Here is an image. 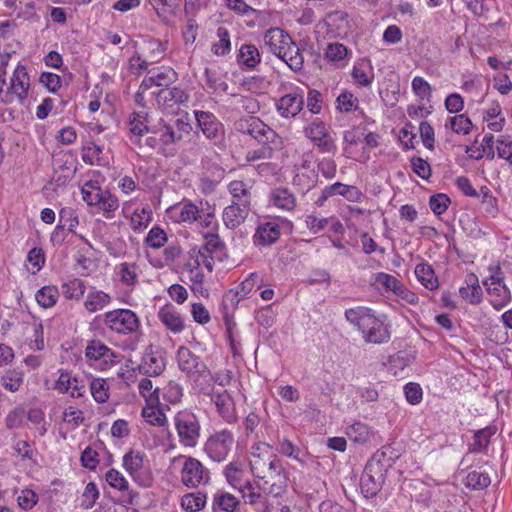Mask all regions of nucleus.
<instances>
[{
	"mask_svg": "<svg viewBox=\"0 0 512 512\" xmlns=\"http://www.w3.org/2000/svg\"><path fill=\"white\" fill-rule=\"evenodd\" d=\"M279 237V225L273 222H267L258 226L253 236V241L256 246H268L276 242Z\"/></svg>",
	"mask_w": 512,
	"mask_h": 512,
	"instance_id": "obj_22",
	"label": "nucleus"
},
{
	"mask_svg": "<svg viewBox=\"0 0 512 512\" xmlns=\"http://www.w3.org/2000/svg\"><path fill=\"white\" fill-rule=\"evenodd\" d=\"M176 79V73L173 70L159 72L149 77H145L142 81L143 89H150L152 86L166 87L173 83Z\"/></svg>",
	"mask_w": 512,
	"mask_h": 512,
	"instance_id": "obj_35",
	"label": "nucleus"
},
{
	"mask_svg": "<svg viewBox=\"0 0 512 512\" xmlns=\"http://www.w3.org/2000/svg\"><path fill=\"white\" fill-rule=\"evenodd\" d=\"M108 389V384L104 379H93L90 383L91 394L98 403H105L108 400Z\"/></svg>",
	"mask_w": 512,
	"mask_h": 512,
	"instance_id": "obj_51",
	"label": "nucleus"
},
{
	"mask_svg": "<svg viewBox=\"0 0 512 512\" xmlns=\"http://www.w3.org/2000/svg\"><path fill=\"white\" fill-rule=\"evenodd\" d=\"M272 200L275 206L288 211L292 210L296 205L294 195L287 189L276 190L272 195Z\"/></svg>",
	"mask_w": 512,
	"mask_h": 512,
	"instance_id": "obj_47",
	"label": "nucleus"
},
{
	"mask_svg": "<svg viewBox=\"0 0 512 512\" xmlns=\"http://www.w3.org/2000/svg\"><path fill=\"white\" fill-rule=\"evenodd\" d=\"M490 482L491 480L488 474L474 470L469 472L466 476L465 484L468 488L473 490H482L487 488Z\"/></svg>",
	"mask_w": 512,
	"mask_h": 512,
	"instance_id": "obj_48",
	"label": "nucleus"
},
{
	"mask_svg": "<svg viewBox=\"0 0 512 512\" xmlns=\"http://www.w3.org/2000/svg\"><path fill=\"white\" fill-rule=\"evenodd\" d=\"M504 275L499 265L495 267V271L489 278L483 281L487 293L490 297V303L496 310L506 307L512 299L510 289L503 282Z\"/></svg>",
	"mask_w": 512,
	"mask_h": 512,
	"instance_id": "obj_6",
	"label": "nucleus"
},
{
	"mask_svg": "<svg viewBox=\"0 0 512 512\" xmlns=\"http://www.w3.org/2000/svg\"><path fill=\"white\" fill-rule=\"evenodd\" d=\"M30 78L25 66L18 64L11 77L9 92L15 95L20 103H23L28 96Z\"/></svg>",
	"mask_w": 512,
	"mask_h": 512,
	"instance_id": "obj_17",
	"label": "nucleus"
},
{
	"mask_svg": "<svg viewBox=\"0 0 512 512\" xmlns=\"http://www.w3.org/2000/svg\"><path fill=\"white\" fill-rule=\"evenodd\" d=\"M145 242L148 246L158 249L167 242V235L160 227H153L148 232Z\"/></svg>",
	"mask_w": 512,
	"mask_h": 512,
	"instance_id": "obj_56",
	"label": "nucleus"
},
{
	"mask_svg": "<svg viewBox=\"0 0 512 512\" xmlns=\"http://www.w3.org/2000/svg\"><path fill=\"white\" fill-rule=\"evenodd\" d=\"M467 286L461 287L459 292L463 299L468 300L470 303H478L481 299V287L478 285V280L474 274L467 277Z\"/></svg>",
	"mask_w": 512,
	"mask_h": 512,
	"instance_id": "obj_36",
	"label": "nucleus"
},
{
	"mask_svg": "<svg viewBox=\"0 0 512 512\" xmlns=\"http://www.w3.org/2000/svg\"><path fill=\"white\" fill-rule=\"evenodd\" d=\"M25 411L23 408H15L6 417V427L8 429H17L23 425Z\"/></svg>",
	"mask_w": 512,
	"mask_h": 512,
	"instance_id": "obj_64",
	"label": "nucleus"
},
{
	"mask_svg": "<svg viewBox=\"0 0 512 512\" xmlns=\"http://www.w3.org/2000/svg\"><path fill=\"white\" fill-rule=\"evenodd\" d=\"M393 458L385 450L377 451L367 462L360 479V487L366 498L374 497L381 489Z\"/></svg>",
	"mask_w": 512,
	"mask_h": 512,
	"instance_id": "obj_2",
	"label": "nucleus"
},
{
	"mask_svg": "<svg viewBox=\"0 0 512 512\" xmlns=\"http://www.w3.org/2000/svg\"><path fill=\"white\" fill-rule=\"evenodd\" d=\"M261 147L247 152L246 159L248 162H253L261 159H270L272 157L273 148L272 143H260Z\"/></svg>",
	"mask_w": 512,
	"mask_h": 512,
	"instance_id": "obj_60",
	"label": "nucleus"
},
{
	"mask_svg": "<svg viewBox=\"0 0 512 512\" xmlns=\"http://www.w3.org/2000/svg\"><path fill=\"white\" fill-rule=\"evenodd\" d=\"M104 324L116 333L130 334L138 330L140 321L132 310L117 309L105 314Z\"/></svg>",
	"mask_w": 512,
	"mask_h": 512,
	"instance_id": "obj_9",
	"label": "nucleus"
},
{
	"mask_svg": "<svg viewBox=\"0 0 512 512\" xmlns=\"http://www.w3.org/2000/svg\"><path fill=\"white\" fill-rule=\"evenodd\" d=\"M204 244L200 249H203L209 254L222 253L226 250L224 241L220 238L218 232L208 231L203 234Z\"/></svg>",
	"mask_w": 512,
	"mask_h": 512,
	"instance_id": "obj_37",
	"label": "nucleus"
},
{
	"mask_svg": "<svg viewBox=\"0 0 512 512\" xmlns=\"http://www.w3.org/2000/svg\"><path fill=\"white\" fill-rule=\"evenodd\" d=\"M259 276L256 273H251L239 286L235 293L230 292L231 302L239 303L240 299L249 294L255 284L259 281Z\"/></svg>",
	"mask_w": 512,
	"mask_h": 512,
	"instance_id": "obj_46",
	"label": "nucleus"
},
{
	"mask_svg": "<svg viewBox=\"0 0 512 512\" xmlns=\"http://www.w3.org/2000/svg\"><path fill=\"white\" fill-rule=\"evenodd\" d=\"M138 388L140 394L146 399V403L159 404V389L156 388L153 390V384L150 379H141Z\"/></svg>",
	"mask_w": 512,
	"mask_h": 512,
	"instance_id": "obj_52",
	"label": "nucleus"
},
{
	"mask_svg": "<svg viewBox=\"0 0 512 512\" xmlns=\"http://www.w3.org/2000/svg\"><path fill=\"white\" fill-rule=\"evenodd\" d=\"M152 212L149 208H143L141 212L135 211L131 217L135 229L146 228L151 221Z\"/></svg>",
	"mask_w": 512,
	"mask_h": 512,
	"instance_id": "obj_63",
	"label": "nucleus"
},
{
	"mask_svg": "<svg viewBox=\"0 0 512 512\" xmlns=\"http://www.w3.org/2000/svg\"><path fill=\"white\" fill-rule=\"evenodd\" d=\"M79 224L78 217L74 215L72 209H62L59 214V224L56 227V231L60 229H67L73 232L74 228Z\"/></svg>",
	"mask_w": 512,
	"mask_h": 512,
	"instance_id": "obj_55",
	"label": "nucleus"
},
{
	"mask_svg": "<svg viewBox=\"0 0 512 512\" xmlns=\"http://www.w3.org/2000/svg\"><path fill=\"white\" fill-rule=\"evenodd\" d=\"M412 90L421 99H429L431 97L432 88L423 77L416 76L413 78Z\"/></svg>",
	"mask_w": 512,
	"mask_h": 512,
	"instance_id": "obj_58",
	"label": "nucleus"
},
{
	"mask_svg": "<svg viewBox=\"0 0 512 512\" xmlns=\"http://www.w3.org/2000/svg\"><path fill=\"white\" fill-rule=\"evenodd\" d=\"M239 505L238 499L230 493H220L214 498L213 509H220L225 512H235Z\"/></svg>",
	"mask_w": 512,
	"mask_h": 512,
	"instance_id": "obj_43",
	"label": "nucleus"
},
{
	"mask_svg": "<svg viewBox=\"0 0 512 512\" xmlns=\"http://www.w3.org/2000/svg\"><path fill=\"white\" fill-rule=\"evenodd\" d=\"M347 437L354 443L367 444L374 438V433L370 427L362 422H356L347 428Z\"/></svg>",
	"mask_w": 512,
	"mask_h": 512,
	"instance_id": "obj_28",
	"label": "nucleus"
},
{
	"mask_svg": "<svg viewBox=\"0 0 512 512\" xmlns=\"http://www.w3.org/2000/svg\"><path fill=\"white\" fill-rule=\"evenodd\" d=\"M228 191L232 196V202L238 204L251 205V192L248 184L241 180L231 181L228 185Z\"/></svg>",
	"mask_w": 512,
	"mask_h": 512,
	"instance_id": "obj_29",
	"label": "nucleus"
},
{
	"mask_svg": "<svg viewBox=\"0 0 512 512\" xmlns=\"http://www.w3.org/2000/svg\"><path fill=\"white\" fill-rule=\"evenodd\" d=\"M158 318L165 327L174 333H180L184 329V321L181 315L172 307L165 306L158 312Z\"/></svg>",
	"mask_w": 512,
	"mask_h": 512,
	"instance_id": "obj_27",
	"label": "nucleus"
},
{
	"mask_svg": "<svg viewBox=\"0 0 512 512\" xmlns=\"http://www.w3.org/2000/svg\"><path fill=\"white\" fill-rule=\"evenodd\" d=\"M250 212V206L231 202L222 213V220L226 228L236 229L245 222Z\"/></svg>",
	"mask_w": 512,
	"mask_h": 512,
	"instance_id": "obj_18",
	"label": "nucleus"
},
{
	"mask_svg": "<svg viewBox=\"0 0 512 512\" xmlns=\"http://www.w3.org/2000/svg\"><path fill=\"white\" fill-rule=\"evenodd\" d=\"M24 374L19 370H9L2 377L1 382L2 385L11 392H16L19 390L20 386L23 383Z\"/></svg>",
	"mask_w": 512,
	"mask_h": 512,
	"instance_id": "obj_50",
	"label": "nucleus"
},
{
	"mask_svg": "<svg viewBox=\"0 0 512 512\" xmlns=\"http://www.w3.org/2000/svg\"><path fill=\"white\" fill-rule=\"evenodd\" d=\"M292 38L280 28H270L264 35V42L276 56L280 55Z\"/></svg>",
	"mask_w": 512,
	"mask_h": 512,
	"instance_id": "obj_21",
	"label": "nucleus"
},
{
	"mask_svg": "<svg viewBox=\"0 0 512 512\" xmlns=\"http://www.w3.org/2000/svg\"><path fill=\"white\" fill-rule=\"evenodd\" d=\"M59 292L55 286H44L35 295L38 304L44 308L53 307L58 299Z\"/></svg>",
	"mask_w": 512,
	"mask_h": 512,
	"instance_id": "obj_38",
	"label": "nucleus"
},
{
	"mask_svg": "<svg viewBox=\"0 0 512 512\" xmlns=\"http://www.w3.org/2000/svg\"><path fill=\"white\" fill-rule=\"evenodd\" d=\"M159 404L146 403L142 410L143 418L151 425L162 426L166 421L165 414L158 408Z\"/></svg>",
	"mask_w": 512,
	"mask_h": 512,
	"instance_id": "obj_44",
	"label": "nucleus"
},
{
	"mask_svg": "<svg viewBox=\"0 0 512 512\" xmlns=\"http://www.w3.org/2000/svg\"><path fill=\"white\" fill-rule=\"evenodd\" d=\"M450 199L445 194H436L430 197L429 206L436 215H442L448 208Z\"/></svg>",
	"mask_w": 512,
	"mask_h": 512,
	"instance_id": "obj_59",
	"label": "nucleus"
},
{
	"mask_svg": "<svg viewBox=\"0 0 512 512\" xmlns=\"http://www.w3.org/2000/svg\"><path fill=\"white\" fill-rule=\"evenodd\" d=\"M211 400L215 404L218 414L225 422L232 424L237 421L235 402L227 390L213 389Z\"/></svg>",
	"mask_w": 512,
	"mask_h": 512,
	"instance_id": "obj_13",
	"label": "nucleus"
},
{
	"mask_svg": "<svg viewBox=\"0 0 512 512\" xmlns=\"http://www.w3.org/2000/svg\"><path fill=\"white\" fill-rule=\"evenodd\" d=\"M224 474L228 482L236 486V484L241 480V476L243 474L242 464L237 461H233L229 463L224 470Z\"/></svg>",
	"mask_w": 512,
	"mask_h": 512,
	"instance_id": "obj_61",
	"label": "nucleus"
},
{
	"mask_svg": "<svg viewBox=\"0 0 512 512\" xmlns=\"http://www.w3.org/2000/svg\"><path fill=\"white\" fill-rule=\"evenodd\" d=\"M250 466L253 474L260 479L274 480L275 477L285 474L281 460L276 455L265 458L254 453Z\"/></svg>",
	"mask_w": 512,
	"mask_h": 512,
	"instance_id": "obj_10",
	"label": "nucleus"
},
{
	"mask_svg": "<svg viewBox=\"0 0 512 512\" xmlns=\"http://www.w3.org/2000/svg\"><path fill=\"white\" fill-rule=\"evenodd\" d=\"M177 363L179 369L189 377H204L210 373L206 364L192 351L180 346L177 351Z\"/></svg>",
	"mask_w": 512,
	"mask_h": 512,
	"instance_id": "obj_12",
	"label": "nucleus"
},
{
	"mask_svg": "<svg viewBox=\"0 0 512 512\" xmlns=\"http://www.w3.org/2000/svg\"><path fill=\"white\" fill-rule=\"evenodd\" d=\"M234 443V437L228 430H222L210 436L205 444L207 455L216 462L224 461Z\"/></svg>",
	"mask_w": 512,
	"mask_h": 512,
	"instance_id": "obj_11",
	"label": "nucleus"
},
{
	"mask_svg": "<svg viewBox=\"0 0 512 512\" xmlns=\"http://www.w3.org/2000/svg\"><path fill=\"white\" fill-rule=\"evenodd\" d=\"M165 369V359L160 352L147 350L139 365V372L148 377L159 376Z\"/></svg>",
	"mask_w": 512,
	"mask_h": 512,
	"instance_id": "obj_19",
	"label": "nucleus"
},
{
	"mask_svg": "<svg viewBox=\"0 0 512 512\" xmlns=\"http://www.w3.org/2000/svg\"><path fill=\"white\" fill-rule=\"evenodd\" d=\"M180 443L185 447H195L200 437L198 417L187 410L179 411L174 418Z\"/></svg>",
	"mask_w": 512,
	"mask_h": 512,
	"instance_id": "obj_5",
	"label": "nucleus"
},
{
	"mask_svg": "<svg viewBox=\"0 0 512 512\" xmlns=\"http://www.w3.org/2000/svg\"><path fill=\"white\" fill-rule=\"evenodd\" d=\"M217 36L219 42L212 45V52L217 56H224L231 50L230 34L225 27H218Z\"/></svg>",
	"mask_w": 512,
	"mask_h": 512,
	"instance_id": "obj_41",
	"label": "nucleus"
},
{
	"mask_svg": "<svg viewBox=\"0 0 512 512\" xmlns=\"http://www.w3.org/2000/svg\"><path fill=\"white\" fill-rule=\"evenodd\" d=\"M195 118L203 135L219 149L224 148L225 131L223 124L208 111L195 110Z\"/></svg>",
	"mask_w": 512,
	"mask_h": 512,
	"instance_id": "obj_8",
	"label": "nucleus"
},
{
	"mask_svg": "<svg viewBox=\"0 0 512 512\" xmlns=\"http://www.w3.org/2000/svg\"><path fill=\"white\" fill-rule=\"evenodd\" d=\"M146 117L147 114L143 111L131 114L129 119L130 131L135 137L142 136L149 131Z\"/></svg>",
	"mask_w": 512,
	"mask_h": 512,
	"instance_id": "obj_45",
	"label": "nucleus"
},
{
	"mask_svg": "<svg viewBox=\"0 0 512 512\" xmlns=\"http://www.w3.org/2000/svg\"><path fill=\"white\" fill-rule=\"evenodd\" d=\"M334 195H342L349 201H358L361 197V192L355 186H349L340 182L325 187L323 190V199H328Z\"/></svg>",
	"mask_w": 512,
	"mask_h": 512,
	"instance_id": "obj_26",
	"label": "nucleus"
},
{
	"mask_svg": "<svg viewBox=\"0 0 512 512\" xmlns=\"http://www.w3.org/2000/svg\"><path fill=\"white\" fill-rule=\"evenodd\" d=\"M206 87L211 89L214 93H226L228 84L222 79L220 73L216 70L205 69Z\"/></svg>",
	"mask_w": 512,
	"mask_h": 512,
	"instance_id": "obj_39",
	"label": "nucleus"
},
{
	"mask_svg": "<svg viewBox=\"0 0 512 512\" xmlns=\"http://www.w3.org/2000/svg\"><path fill=\"white\" fill-rule=\"evenodd\" d=\"M496 428L487 426L474 433L473 442L470 444V451L481 453L486 450L490 443L491 437L495 434Z\"/></svg>",
	"mask_w": 512,
	"mask_h": 512,
	"instance_id": "obj_33",
	"label": "nucleus"
},
{
	"mask_svg": "<svg viewBox=\"0 0 512 512\" xmlns=\"http://www.w3.org/2000/svg\"><path fill=\"white\" fill-rule=\"evenodd\" d=\"M105 479L107 483L112 487L119 491H127V499L125 502L127 504H134L135 499L138 497V493L129 491V483L126 478L116 469H110L107 471L105 475Z\"/></svg>",
	"mask_w": 512,
	"mask_h": 512,
	"instance_id": "obj_25",
	"label": "nucleus"
},
{
	"mask_svg": "<svg viewBox=\"0 0 512 512\" xmlns=\"http://www.w3.org/2000/svg\"><path fill=\"white\" fill-rule=\"evenodd\" d=\"M237 59L239 64L248 69H253L260 63L261 55L255 45L244 44L240 47Z\"/></svg>",
	"mask_w": 512,
	"mask_h": 512,
	"instance_id": "obj_31",
	"label": "nucleus"
},
{
	"mask_svg": "<svg viewBox=\"0 0 512 512\" xmlns=\"http://www.w3.org/2000/svg\"><path fill=\"white\" fill-rule=\"evenodd\" d=\"M304 134L309 138L321 152H332L336 146L333 139L329 136L325 125L322 122H313L305 128Z\"/></svg>",
	"mask_w": 512,
	"mask_h": 512,
	"instance_id": "obj_15",
	"label": "nucleus"
},
{
	"mask_svg": "<svg viewBox=\"0 0 512 512\" xmlns=\"http://www.w3.org/2000/svg\"><path fill=\"white\" fill-rule=\"evenodd\" d=\"M345 318L362 334L367 343L381 344L390 339L387 326L370 308L358 306L347 309Z\"/></svg>",
	"mask_w": 512,
	"mask_h": 512,
	"instance_id": "obj_1",
	"label": "nucleus"
},
{
	"mask_svg": "<svg viewBox=\"0 0 512 512\" xmlns=\"http://www.w3.org/2000/svg\"><path fill=\"white\" fill-rule=\"evenodd\" d=\"M347 48L341 43H330L325 51V56L329 61L339 62L346 58Z\"/></svg>",
	"mask_w": 512,
	"mask_h": 512,
	"instance_id": "obj_57",
	"label": "nucleus"
},
{
	"mask_svg": "<svg viewBox=\"0 0 512 512\" xmlns=\"http://www.w3.org/2000/svg\"><path fill=\"white\" fill-rule=\"evenodd\" d=\"M411 167L413 172L422 179L427 180L431 176L430 164L421 157H413L411 159Z\"/></svg>",
	"mask_w": 512,
	"mask_h": 512,
	"instance_id": "obj_62",
	"label": "nucleus"
},
{
	"mask_svg": "<svg viewBox=\"0 0 512 512\" xmlns=\"http://www.w3.org/2000/svg\"><path fill=\"white\" fill-rule=\"evenodd\" d=\"M61 289L66 298L79 300L84 295L86 286L83 280L74 278L64 283Z\"/></svg>",
	"mask_w": 512,
	"mask_h": 512,
	"instance_id": "obj_40",
	"label": "nucleus"
},
{
	"mask_svg": "<svg viewBox=\"0 0 512 512\" xmlns=\"http://www.w3.org/2000/svg\"><path fill=\"white\" fill-rule=\"evenodd\" d=\"M85 356L90 361H97L100 359H104L107 363L108 361L113 362L116 357L114 351H112L107 345H105L100 340H91L85 349Z\"/></svg>",
	"mask_w": 512,
	"mask_h": 512,
	"instance_id": "obj_23",
	"label": "nucleus"
},
{
	"mask_svg": "<svg viewBox=\"0 0 512 512\" xmlns=\"http://www.w3.org/2000/svg\"><path fill=\"white\" fill-rule=\"evenodd\" d=\"M192 126L188 117H181L169 122L161 119L151 132L159 135V140L164 146L178 143L190 135Z\"/></svg>",
	"mask_w": 512,
	"mask_h": 512,
	"instance_id": "obj_4",
	"label": "nucleus"
},
{
	"mask_svg": "<svg viewBox=\"0 0 512 512\" xmlns=\"http://www.w3.org/2000/svg\"><path fill=\"white\" fill-rule=\"evenodd\" d=\"M183 461L181 468V483L189 489L205 485L210 480L208 469L192 456L180 455L173 462Z\"/></svg>",
	"mask_w": 512,
	"mask_h": 512,
	"instance_id": "obj_3",
	"label": "nucleus"
},
{
	"mask_svg": "<svg viewBox=\"0 0 512 512\" xmlns=\"http://www.w3.org/2000/svg\"><path fill=\"white\" fill-rule=\"evenodd\" d=\"M277 57L284 61L293 71L297 72L303 68L304 57L300 48L292 41V39L290 40V44H287L281 54Z\"/></svg>",
	"mask_w": 512,
	"mask_h": 512,
	"instance_id": "obj_24",
	"label": "nucleus"
},
{
	"mask_svg": "<svg viewBox=\"0 0 512 512\" xmlns=\"http://www.w3.org/2000/svg\"><path fill=\"white\" fill-rule=\"evenodd\" d=\"M415 275L418 281L427 289L434 290L438 287V279L435 276L433 268L426 264L420 263L415 268Z\"/></svg>",
	"mask_w": 512,
	"mask_h": 512,
	"instance_id": "obj_34",
	"label": "nucleus"
},
{
	"mask_svg": "<svg viewBox=\"0 0 512 512\" xmlns=\"http://www.w3.org/2000/svg\"><path fill=\"white\" fill-rule=\"evenodd\" d=\"M206 503V495L198 492L197 494L188 493L181 499L182 507L189 512H196L201 510Z\"/></svg>",
	"mask_w": 512,
	"mask_h": 512,
	"instance_id": "obj_42",
	"label": "nucleus"
},
{
	"mask_svg": "<svg viewBox=\"0 0 512 512\" xmlns=\"http://www.w3.org/2000/svg\"><path fill=\"white\" fill-rule=\"evenodd\" d=\"M121 281L125 285H135L138 281V266L135 263L120 264Z\"/></svg>",
	"mask_w": 512,
	"mask_h": 512,
	"instance_id": "obj_53",
	"label": "nucleus"
},
{
	"mask_svg": "<svg viewBox=\"0 0 512 512\" xmlns=\"http://www.w3.org/2000/svg\"><path fill=\"white\" fill-rule=\"evenodd\" d=\"M110 301V295L103 291L97 290L95 287H92L88 292L84 306L89 312H96L106 307Z\"/></svg>",
	"mask_w": 512,
	"mask_h": 512,
	"instance_id": "obj_30",
	"label": "nucleus"
},
{
	"mask_svg": "<svg viewBox=\"0 0 512 512\" xmlns=\"http://www.w3.org/2000/svg\"><path fill=\"white\" fill-rule=\"evenodd\" d=\"M157 103L166 108H172L175 105H180L188 102L189 94L181 87L174 86L159 89L152 92Z\"/></svg>",
	"mask_w": 512,
	"mask_h": 512,
	"instance_id": "obj_16",
	"label": "nucleus"
},
{
	"mask_svg": "<svg viewBox=\"0 0 512 512\" xmlns=\"http://www.w3.org/2000/svg\"><path fill=\"white\" fill-rule=\"evenodd\" d=\"M235 129L241 134L249 135L258 143H275L277 133L257 117L248 116L235 123Z\"/></svg>",
	"mask_w": 512,
	"mask_h": 512,
	"instance_id": "obj_7",
	"label": "nucleus"
},
{
	"mask_svg": "<svg viewBox=\"0 0 512 512\" xmlns=\"http://www.w3.org/2000/svg\"><path fill=\"white\" fill-rule=\"evenodd\" d=\"M303 105V96L297 93L282 96L276 104L279 114L285 118H292L298 115Z\"/></svg>",
	"mask_w": 512,
	"mask_h": 512,
	"instance_id": "obj_20",
	"label": "nucleus"
},
{
	"mask_svg": "<svg viewBox=\"0 0 512 512\" xmlns=\"http://www.w3.org/2000/svg\"><path fill=\"white\" fill-rule=\"evenodd\" d=\"M352 77L354 81L362 86H369L371 85L374 74L372 72V66L370 61L368 60H361L357 62L352 70Z\"/></svg>",
	"mask_w": 512,
	"mask_h": 512,
	"instance_id": "obj_32",
	"label": "nucleus"
},
{
	"mask_svg": "<svg viewBox=\"0 0 512 512\" xmlns=\"http://www.w3.org/2000/svg\"><path fill=\"white\" fill-rule=\"evenodd\" d=\"M376 281L383 285L386 289L393 291L396 295L403 294L407 292L405 291V286L394 276L387 273H378L376 276Z\"/></svg>",
	"mask_w": 512,
	"mask_h": 512,
	"instance_id": "obj_49",
	"label": "nucleus"
},
{
	"mask_svg": "<svg viewBox=\"0 0 512 512\" xmlns=\"http://www.w3.org/2000/svg\"><path fill=\"white\" fill-rule=\"evenodd\" d=\"M145 455L139 451L130 450L123 456V467L132 479L144 486L149 485L150 478H143Z\"/></svg>",
	"mask_w": 512,
	"mask_h": 512,
	"instance_id": "obj_14",
	"label": "nucleus"
},
{
	"mask_svg": "<svg viewBox=\"0 0 512 512\" xmlns=\"http://www.w3.org/2000/svg\"><path fill=\"white\" fill-rule=\"evenodd\" d=\"M449 121L451 129L457 134L466 135L472 128L471 120L464 114L453 116Z\"/></svg>",
	"mask_w": 512,
	"mask_h": 512,
	"instance_id": "obj_54",
	"label": "nucleus"
}]
</instances>
